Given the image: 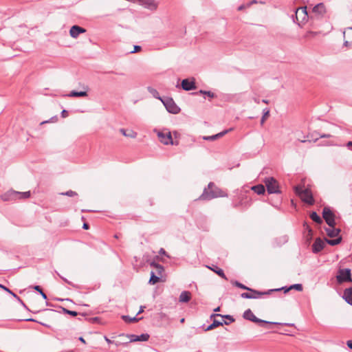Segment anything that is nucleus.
<instances>
[{"mask_svg": "<svg viewBox=\"0 0 352 352\" xmlns=\"http://www.w3.org/2000/svg\"><path fill=\"white\" fill-rule=\"evenodd\" d=\"M15 192L17 193V195H16V199H28L30 197V191H26V192H23L15 191Z\"/></svg>", "mask_w": 352, "mask_h": 352, "instance_id": "28", "label": "nucleus"}, {"mask_svg": "<svg viewBox=\"0 0 352 352\" xmlns=\"http://www.w3.org/2000/svg\"><path fill=\"white\" fill-rule=\"evenodd\" d=\"M159 254L161 255H165L167 257H169L168 255L166 254L165 250L164 248H161L159 251Z\"/></svg>", "mask_w": 352, "mask_h": 352, "instance_id": "42", "label": "nucleus"}, {"mask_svg": "<svg viewBox=\"0 0 352 352\" xmlns=\"http://www.w3.org/2000/svg\"><path fill=\"white\" fill-rule=\"evenodd\" d=\"M220 310V307H218L217 308H216L214 311H219Z\"/></svg>", "mask_w": 352, "mask_h": 352, "instance_id": "59", "label": "nucleus"}, {"mask_svg": "<svg viewBox=\"0 0 352 352\" xmlns=\"http://www.w3.org/2000/svg\"><path fill=\"white\" fill-rule=\"evenodd\" d=\"M78 340H79L81 342H82L83 344H86V341H85V340L82 337H80V338H78Z\"/></svg>", "mask_w": 352, "mask_h": 352, "instance_id": "55", "label": "nucleus"}, {"mask_svg": "<svg viewBox=\"0 0 352 352\" xmlns=\"http://www.w3.org/2000/svg\"><path fill=\"white\" fill-rule=\"evenodd\" d=\"M331 135L330 134H321L320 135V138H331Z\"/></svg>", "mask_w": 352, "mask_h": 352, "instance_id": "44", "label": "nucleus"}, {"mask_svg": "<svg viewBox=\"0 0 352 352\" xmlns=\"http://www.w3.org/2000/svg\"><path fill=\"white\" fill-rule=\"evenodd\" d=\"M324 240L326 243H328L329 245L334 246L340 244L342 240V238L341 236H338V237H336L334 239H325Z\"/></svg>", "mask_w": 352, "mask_h": 352, "instance_id": "23", "label": "nucleus"}, {"mask_svg": "<svg viewBox=\"0 0 352 352\" xmlns=\"http://www.w3.org/2000/svg\"><path fill=\"white\" fill-rule=\"evenodd\" d=\"M263 102L264 103H267V102H267V100H263Z\"/></svg>", "mask_w": 352, "mask_h": 352, "instance_id": "61", "label": "nucleus"}, {"mask_svg": "<svg viewBox=\"0 0 352 352\" xmlns=\"http://www.w3.org/2000/svg\"><path fill=\"white\" fill-rule=\"evenodd\" d=\"M211 270H212L213 272H214L216 274H217L220 277L224 278V279H227L226 278V276L225 275L224 272H223V270L221 268H219L217 266H214V267H208Z\"/></svg>", "mask_w": 352, "mask_h": 352, "instance_id": "26", "label": "nucleus"}, {"mask_svg": "<svg viewBox=\"0 0 352 352\" xmlns=\"http://www.w3.org/2000/svg\"><path fill=\"white\" fill-rule=\"evenodd\" d=\"M307 140H301V142H305Z\"/></svg>", "mask_w": 352, "mask_h": 352, "instance_id": "64", "label": "nucleus"}, {"mask_svg": "<svg viewBox=\"0 0 352 352\" xmlns=\"http://www.w3.org/2000/svg\"><path fill=\"white\" fill-rule=\"evenodd\" d=\"M243 317L244 319L254 322L255 323H258L261 326H263V324H284V325H287V326L293 325V324H289V323L272 322H268V321H266L264 320L259 319L255 316V315L253 314V312L250 309H248L244 311V313L243 314Z\"/></svg>", "mask_w": 352, "mask_h": 352, "instance_id": "4", "label": "nucleus"}, {"mask_svg": "<svg viewBox=\"0 0 352 352\" xmlns=\"http://www.w3.org/2000/svg\"><path fill=\"white\" fill-rule=\"evenodd\" d=\"M151 266L153 267L154 268H155L157 270V272L159 275H162L163 271H164V267L162 265L153 261L150 263Z\"/></svg>", "mask_w": 352, "mask_h": 352, "instance_id": "30", "label": "nucleus"}, {"mask_svg": "<svg viewBox=\"0 0 352 352\" xmlns=\"http://www.w3.org/2000/svg\"><path fill=\"white\" fill-rule=\"evenodd\" d=\"M61 116L63 118H66L68 116V112L66 110H63L61 112Z\"/></svg>", "mask_w": 352, "mask_h": 352, "instance_id": "45", "label": "nucleus"}, {"mask_svg": "<svg viewBox=\"0 0 352 352\" xmlns=\"http://www.w3.org/2000/svg\"><path fill=\"white\" fill-rule=\"evenodd\" d=\"M34 289L36 291L38 292L39 293H41V292H43L42 289L41 288V287H40L39 285H35V286L34 287Z\"/></svg>", "mask_w": 352, "mask_h": 352, "instance_id": "46", "label": "nucleus"}, {"mask_svg": "<svg viewBox=\"0 0 352 352\" xmlns=\"http://www.w3.org/2000/svg\"><path fill=\"white\" fill-rule=\"evenodd\" d=\"M338 283L341 284L344 282H351V273L350 269H340L336 276Z\"/></svg>", "mask_w": 352, "mask_h": 352, "instance_id": "8", "label": "nucleus"}, {"mask_svg": "<svg viewBox=\"0 0 352 352\" xmlns=\"http://www.w3.org/2000/svg\"><path fill=\"white\" fill-rule=\"evenodd\" d=\"M191 298V294L190 292L184 291L182 292L179 297V302H188L190 301Z\"/></svg>", "mask_w": 352, "mask_h": 352, "instance_id": "22", "label": "nucleus"}, {"mask_svg": "<svg viewBox=\"0 0 352 352\" xmlns=\"http://www.w3.org/2000/svg\"><path fill=\"white\" fill-rule=\"evenodd\" d=\"M278 289H270L266 292H259L251 288H249L248 291L250 292H244L241 294V298L248 299H256L259 298L262 296L268 295L273 292H277Z\"/></svg>", "mask_w": 352, "mask_h": 352, "instance_id": "5", "label": "nucleus"}, {"mask_svg": "<svg viewBox=\"0 0 352 352\" xmlns=\"http://www.w3.org/2000/svg\"><path fill=\"white\" fill-rule=\"evenodd\" d=\"M342 298L348 304L352 305V288L345 289Z\"/></svg>", "mask_w": 352, "mask_h": 352, "instance_id": "21", "label": "nucleus"}, {"mask_svg": "<svg viewBox=\"0 0 352 352\" xmlns=\"http://www.w3.org/2000/svg\"><path fill=\"white\" fill-rule=\"evenodd\" d=\"M296 23L298 24H300V23H304L307 21L308 15L307 12V8L306 7H301L298 8L296 10Z\"/></svg>", "mask_w": 352, "mask_h": 352, "instance_id": "11", "label": "nucleus"}, {"mask_svg": "<svg viewBox=\"0 0 352 352\" xmlns=\"http://www.w3.org/2000/svg\"><path fill=\"white\" fill-rule=\"evenodd\" d=\"M294 192L305 203L309 205L314 204L312 193L309 188L302 189L301 186H296L294 187Z\"/></svg>", "mask_w": 352, "mask_h": 352, "instance_id": "2", "label": "nucleus"}, {"mask_svg": "<svg viewBox=\"0 0 352 352\" xmlns=\"http://www.w3.org/2000/svg\"><path fill=\"white\" fill-rule=\"evenodd\" d=\"M82 228L85 230H87L89 228V226L87 223H84Z\"/></svg>", "mask_w": 352, "mask_h": 352, "instance_id": "56", "label": "nucleus"}, {"mask_svg": "<svg viewBox=\"0 0 352 352\" xmlns=\"http://www.w3.org/2000/svg\"><path fill=\"white\" fill-rule=\"evenodd\" d=\"M269 114H270V110L268 109H267V108L263 110V116L261 118V124H263V123L265 121L266 118L269 116Z\"/></svg>", "mask_w": 352, "mask_h": 352, "instance_id": "34", "label": "nucleus"}, {"mask_svg": "<svg viewBox=\"0 0 352 352\" xmlns=\"http://www.w3.org/2000/svg\"><path fill=\"white\" fill-rule=\"evenodd\" d=\"M61 195H66V196H68V197H74V196H76L77 195V193L75 192V191H73V190H68L65 192H62Z\"/></svg>", "mask_w": 352, "mask_h": 352, "instance_id": "38", "label": "nucleus"}, {"mask_svg": "<svg viewBox=\"0 0 352 352\" xmlns=\"http://www.w3.org/2000/svg\"><path fill=\"white\" fill-rule=\"evenodd\" d=\"M181 322H184V318H182L181 320H180Z\"/></svg>", "mask_w": 352, "mask_h": 352, "instance_id": "62", "label": "nucleus"}, {"mask_svg": "<svg viewBox=\"0 0 352 352\" xmlns=\"http://www.w3.org/2000/svg\"><path fill=\"white\" fill-rule=\"evenodd\" d=\"M346 146L349 149L352 151V141H349L346 143Z\"/></svg>", "mask_w": 352, "mask_h": 352, "instance_id": "49", "label": "nucleus"}, {"mask_svg": "<svg viewBox=\"0 0 352 352\" xmlns=\"http://www.w3.org/2000/svg\"><path fill=\"white\" fill-rule=\"evenodd\" d=\"M0 287L2 288L3 289H4L5 291L8 292L11 295H12L14 298H17L19 301H21V299L19 298V297H18L14 292H12L8 288H7L6 287H5L1 284H0Z\"/></svg>", "mask_w": 352, "mask_h": 352, "instance_id": "36", "label": "nucleus"}, {"mask_svg": "<svg viewBox=\"0 0 352 352\" xmlns=\"http://www.w3.org/2000/svg\"><path fill=\"white\" fill-rule=\"evenodd\" d=\"M232 131V128H230L229 129L224 130L219 133H217L215 135H209V136H204L203 139L204 140H208V141H214L217 140L218 138H222L223 135L229 133L230 131Z\"/></svg>", "mask_w": 352, "mask_h": 352, "instance_id": "16", "label": "nucleus"}, {"mask_svg": "<svg viewBox=\"0 0 352 352\" xmlns=\"http://www.w3.org/2000/svg\"><path fill=\"white\" fill-rule=\"evenodd\" d=\"M122 318L125 322H136L140 319V318H137L136 317L130 318L128 316H122Z\"/></svg>", "mask_w": 352, "mask_h": 352, "instance_id": "35", "label": "nucleus"}, {"mask_svg": "<svg viewBox=\"0 0 352 352\" xmlns=\"http://www.w3.org/2000/svg\"><path fill=\"white\" fill-rule=\"evenodd\" d=\"M264 183L267 188V190L270 194L280 193L278 182L272 177H266L264 179Z\"/></svg>", "mask_w": 352, "mask_h": 352, "instance_id": "6", "label": "nucleus"}, {"mask_svg": "<svg viewBox=\"0 0 352 352\" xmlns=\"http://www.w3.org/2000/svg\"><path fill=\"white\" fill-rule=\"evenodd\" d=\"M315 35H316V32H308L307 33L306 36H307V37H308V36H315Z\"/></svg>", "mask_w": 352, "mask_h": 352, "instance_id": "50", "label": "nucleus"}, {"mask_svg": "<svg viewBox=\"0 0 352 352\" xmlns=\"http://www.w3.org/2000/svg\"><path fill=\"white\" fill-rule=\"evenodd\" d=\"M47 122H48V121L42 122V124L47 123Z\"/></svg>", "mask_w": 352, "mask_h": 352, "instance_id": "63", "label": "nucleus"}, {"mask_svg": "<svg viewBox=\"0 0 352 352\" xmlns=\"http://www.w3.org/2000/svg\"><path fill=\"white\" fill-rule=\"evenodd\" d=\"M234 285H235L236 287H239V288H241V289H245V290L249 289V287H246L245 285H244L243 284H242V283H239V282H238V281H236V282L234 283Z\"/></svg>", "mask_w": 352, "mask_h": 352, "instance_id": "41", "label": "nucleus"}, {"mask_svg": "<svg viewBox=\"0 0 352 352\" xmlns=\"http://www.w3.org/2000/svg\"><path fill=\"white\" fill-rule=\"evenodd\" d=\"M250 6V4H248V5H241L240 6L239 8H238V10H243V9H245V8L248 7Z\"/></svg>", "mask_w": 352, "mask_h": 352, "instance_id": "47", "label": "nucleus"}, {"mask_svg": "<svg viewBox=\"0 0 352 352\" xmlns=\"http://www.w3.org/2000/svg\"><path fill=\"white\" fill-rule=\"evenodd\" d=\"M155 131L157 132V135L160 142L165 145L174 144L171 133L168 129H164L161 131H157L156 130H155Z\"/></svg>", "mask_w": 352, "mask_h": 352, "instance_id": "7", "label": "nucleus"}, {"mask_svg": "<svg viewBox=\"0 0 352 352\" xmlns=\"http://www.w3.org/2000/svg\"><path fill=\"white\" fill-rule=\"evenodd\" d=\"M182 87L185 91H191L196 89L195 80L184 79L182 81Z\"/></svg>", "mask_w": 352, "mask_h": 352, "instance_id": "15", "label": "nucleus"}, {"mask_svg": "<svg viewBox=\"0 0 352 352\" xmlns=\"http://www.w3.org/2000/svg\"><path fill=\"white\" fill-rule=\"evenodd\" d=\"M160 281V277L157 276H155L154 272H151V277L148 280V283L150 285H155V283H158Z\"/></svg>", "mask_w": 352, "mask_h": 352, "instance_id": "32", "label": "nucleus"}, {"mask_svg": "<svg viewBox=\"0 0 352 352\" xmlns=\"http://www.w3.org/2000/svg\"><path fill=\"white\" fill-rule=\"evenodd\" d=\"M149 338V335L147 333H142L140 336L136 335H131L130 340L131 342H136V341H147Z\"/></svg>", "mask_w": 352, "mask_h": 352, "instance_id": "20", "label": "nucleus"}, {"mask_svg": "<svg viewBox=\"0 0 352 352\" xmlns=\"http://www.w3.org/2000/svg\"><path fill=\"white\" fill-rule=\"evenodd\" d=\"M310 218L316 223H318V224H320L322 223V219L320 218V217L316 212H312L311 214H310Z\"/></svg>", "mask_w": 352, "mask_h": 352, "instance_id": "31", "label": "nucleus"}, {"mask_svg": "<svg viewBox=\"0 0 352 352\" xmlns=\"http://www.w3.org/2000/svg\"><path fill=\"white\" fill-rule=\"evenodd\" d=\"M289 288H290V289H295L299 292L302 291V289H303L302 284H299V283L292 285L289 287Z\"/></svg>", "mask_w": 352, "mask_h": 352, "instance_id": "37", "label": "nucleus"}, {"mask_svg": "<svg viewBox=\"0 0 352 352\" xmlns=\"http://www.w3.org/2000/svg\"><path fill=\"white\" fill-rule=\"evenodd\" d=\"M40 294L43 299L46 300L47 298V295L43 292H41Z\"/></svg>", "mask_w": 352, "mask_h": 352, "instance_id": "52", "label": "nucleus"}, {"mask_svg": "<svg viewBox=\"0 0 352 352\" xmlns=\"http://www.w3.org/2000/svg\"><path fill=\"white\" fill-rule=\"evenodd\" d=\"M306 229L308 230V232H309V233H311L312 230H311V229L309 228V226H307Z\"/></svg>", "mask_w": 352, "mask_h": 352, "instance_id": "57", "label": "nucleus"}, {"mask_svg": "<svg viewBox=\"0 0 352 352\" xmlns=\"http://www.w3.org/2000/svg\"><path fill=\"white\" fill-rule=\"evenodd\" d=\"M69 97H84L87 96V91H72L68 95Z\"/></svg>", "mask_w": 352, "mask_h": 352, "instance_id": "27", "label": "nucleus"}, {"mask_svg": "<svg viewBox=\"0 0 352 352\" xmlns=\"http://www.w3.org/2000/svg\"><path fill=\"white\" fill-rule=\"evenodd\" d=\"M141 50V47L140 45H135L134 50L131 52V53L138 52Z\"/></svg>", "mask_w": 352, "mask_h": 352, "instance_id": "43", "label": "nucleus"}, {"mask_svg": "<svg viewBox=\"0 0 352 352\" xmlns=\"http://www.w3.org/2000/svg\"><path fill=\"white\" fill-rule=\"evenodd\" d=\"M16 195H17L16 192H15V190H10L6 193L3 194L1 196V198L3 201H10V200H16Z\"/></svg>", "mask_w": 352, "mask_h": 352, "instance_id": "18", "label": "nucleus"}, {"mask_svg": "<svg viewBox=\"0 0 352 352\" xmlns=\"http://www.w3.org/2000/svg\"><path fill=\"white\" fill-rule=\"evenodd\" d=\"M344 37L345 38L344 45L349 46L352 43V28H349L344 32Z\"/></svg>", "mask_w": 352, "mask_h": 352, "instance_id": "19", "label": "nucleus"}, {"mask_svg": "<svg viewBox=\"0 0 352 352\" xmlns=\"http://www.w3.org/2000/svg\"><path fill=\"white\" fill-rule=\"evenodd\" d=\"M325 231L327 234L331 238L338 237L341 232L340 228H336L335 226L326 228Z\"/></svg>", "mask_w": 352, "mask_h": 352, "instance_id": "17", "label": "nucleus"}, {"mask_svg": "<svg viewBox=\"0 0 352 352\" xmlns=\"http://www.w3.org/2000/svg\"><path fill=\"white\" fill-rule=\"evenodd\" d=\"M226 194L219 188L216 187L214 183L210 182L208 188H205L199 197L200 200H210L214 198L224 197Z\"/></svg>", "mask_w": 352, "mask_h": 352, "instance_id": "1", "label": "nucleus"}, {"mask_svg": "<svg viewBox=\"0 0 352 352\" xmlns=\"http://www.w3.org/2000/svg\"><path fill=\"white\" fill-rule=\"evenodd\" d=\"M346 345L348 346L349 348L352 349V341L351 340H348L346 342Z\"/></svg>", "mask_w": 352, "mask_h": 352, "instance_id": "51", "label": "nucleus"}, {"mask_svg": "<svg viewBox=\"0 0 352 352\" xmlns=\"http://www.w3.org/2000/svg\"><path fill=\"white\" fill-rule=\"evenodd\" d=\"M120 133H121L123 135H124V136H126V137H130V138H136V136H137V133H136V132H134V131H131L129 133H126L125 129H120Z\"/></svg>", "mask_w": 352, "mask_h": 352, "instance_id": "33", "label": "nucleus"}, {"mask_svg": "<svg viewBox=\"0 0 352 352\" xmlns=\"http://www.w3.org/2000/svg\"><path fill=\"white\" fill-rule=\"evenodd\" d=\"M104 340L108 344L112 343V341L110 339H109L107 336H104Z\"/></svg>", "mask_w": 352, "mask_h": 352, "instance_id": "53", "label": "nucleus"}, {"mask_svg": "<svg viewBox=\"0 0 352 352\" xmlns=\"http://www.w3.org/2000/svg\"><path fill=\"white\" fill-rule=\"evenodd\" d=\"M144 308H145V307H144V306H141V307H140V310H139V311L138 312V314H140V313L143 312V311H144Z\"/></svg>", "mask_w": 352, "mask_h": 352, "instance_id": "54", "label": "nucleus"}, {"mask_svg": "<svg viewBox=\"0 0 352 352\" xmlns=\"http://www.w3.org/2000/svg\"><path fill=\"white\" fill-rule=\"evenodd\" d=\"M144 5L150 10H155L157 8V3L153 0H146Z\"/></svg>", "mask_w": 352, "mask_h": 352, "instance_id": "25", "label": "nucleus"}, {"mask_svg": "<svg viewBox=\"0 0 352 352\" xmlns=\"http://www.w3.org/2000/svg\"><path fill=\"white\" fill-rule=\"evenodd\" d=\"M312 12L316 17H322L326 13L325 6L322 3H318L313 8Z\"/></svg>", "mask_w": 352, "mask_h": 352, "instance_id": "12", "label": "nucleus"}, {"mask_svg": "<svg viewBox=\"0 0 352 352\" xmlns=\"http://www.w3.org/2000/svg\"><path fill=\"white\" fill-rule=\"evenodd\" d=\"M86 32V30L83 28H81L78 25H73L69 30V34L70 36L74 38H76L80 34L85 33Z\"/></svg>", "mask_w": 352, "mask_h": 352, "instance_id": "14", "label": "nucleus"}, {"mask_svg": "<svg viewBox=\"0 0 352 352\" xmlns=\"http://www.w3.org/2000/svg\"><path fill=\"white\" fill-rule=\"evenodd\" d=\"M63 311L64 313L67 314L69 315H71L72 316H76L78 315V313L75 311H70L65 308H63Z\"/></svg>", "mask_w": 352, "mask_h": 352, "instance_id": "39", "label": "nucleus"}, {"mask_svg": "<svg viewBox=\"0 0 352 352\" xmlns=\"http://www.w3.org/2000/svg\"><path fill=\"white\" fill-rule=\"evenodd\" d=\"M166 110L171 113L176 114L180 111V108L175 104L173 98H166L162 100Z\"/></svg>", "mask_w": 352, "mask_h": 352, "instance_id": "9", "label": "nucleus"}, {"mask_svg": "<svg viewBox=\"0 0 352 352\" xmlns=\"http://www.w3.org/2000/svg\"><path fill=\"white\" fill-rule=\"evenodd\" d=\"M199 93L200 94H205V95H207L208 97L210 98H214V93L210 91H203V90H200L199 91Z\"/></svg>", "mask_w": 352, "mask_h": 352, "instance_id": "40", "label": "nucleus"}, {"mask_svg": "<svg viewBox=\"0 0 352 352\" xmlns=\"http://www.w3.org/2000/svg\"><path fill=\"white\" fill-rule=\"evenodd\" d=\"M256 3V1H252V2H250L249 4L251 5L252 3Z\"/></svg>", "mask_w": 352, "mask_h": 352, "instance_id": "60", "label": "nucleus"}, {"mask_svg": "<svg viewBox=\"0 0 352 352\" xmlns=\"http://www.w3.org/2000/svg\"><path fill=\"white\" fill-rule=\"evenodd\" d=\"M279 289L278 291H280V290H281V289H283V290H284V292H285V293H287V292H288L290 290V288H289V287H283L280 288V289Z\"/></svg>", "mask_w": 352, "mask_h": 352, "instance_id": "48", "label": "nucleus"}, {"mask_svg": "<svg viewBox=\"0 0 352 352\" xmlns=\"http://www.w3.org/2000/svg\"><path fill=\"white\" fill-rule=\"evenodd\" d=\"M324 248V243L320 238H317L312 245V252L318 253Z\"/></svg>", "mask_w": 352, "mask_h": 352, "instance_id": "13", "label": "nucleus"}, {"mask_svg": "<svg viewBox=\"0 0 352 352\" xmlns=\"http://www.w3.org/2000/svg\"><path fill=\"white\" fill-rule=\"evenodd\" d=\"M251 189L258 195H263L265 192V187L262 184L254 186Z\"/></svg>", "mask_w": 352, "mask_h": 352, "instance_id": "24", "label": "nucleus"}, {"mask_svg": "<svg viewBox=\"0 0 352 352\" xmlns=\"http://www.w3.org/2000/svg\"><path fill=\"white\" fill-rule=\"evenodd\" d=\"M147 89L148 92L155 98L159 99L162 101V98L160 96L159 92L151 87H148Z\"/></svg>", "mask_w": 352, "mask_h": 352, "instance_id": "29", "label": "nucleus"}, {"mask_svg": "<svg viewBox=\"0 0 352 352\" xmlns=\"http://www.w3.org/2000/svg\"><path fill=\"white\" fill-rule=\"evenodd\" d=\"M322 217L329 227L335 226V214L328 207H324L322 211Z\"/></svg>", "mask_w": 352, "mask_h": 352, "instance_id": "10", "label": "nucleus"}, {"mask_svg": "<svg viewBox=\"0 0 352 352\" xmlns=\"http://www.w3.org/2000/svg\"><path fill=\"white\" fill-rule=\"evenodd\" d=\"M61 278H62L65 282H66L67 283L70 284V283H69V282L66 278H63V277H61Z\"/></svg>", "mask_w": 352, "mask_h": 352, "instance_id": "58", "label": "nucleus"}, {"mask_svg": "<svg viewBox=\"0 0 352 352\" xmlns=\"http://www.w3.org/2000/svg\"><path fill=\"white\" fill-rule=\"evenodd\" d=\"M212 317H221L222 318L221 320H219L217 319H214L213 322L211 324H210L206 329V331H210L213 329L214 328L219 327L223 324H229L231 322H234V318L230 315H221L219 314H212L211 318Z\"/></svg>", "mask_w": 352, "mask_h": 352, "instance_id": "3", "label": "nucleus"}]
</instances>
